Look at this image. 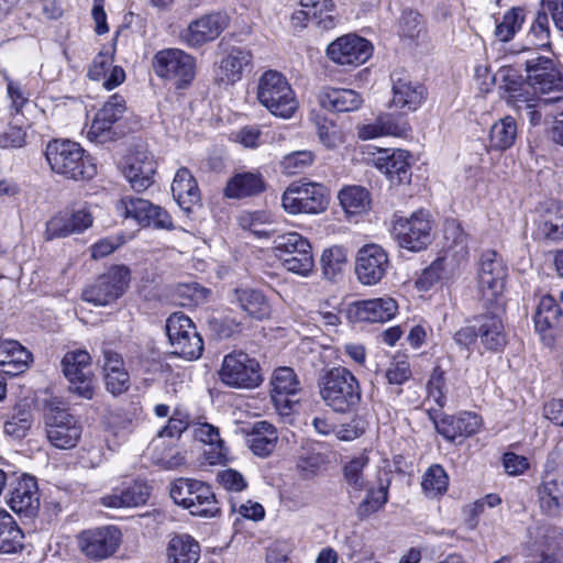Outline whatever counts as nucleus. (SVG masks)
I'll return each instance as SVG.
<instances>
[{"label":"nucleus","instance_id":"nucleus-49","mask_svg":"<svg viewBox=\"0 0 563 563\" xmlns=\"http://www.w3.org/2000/svg\"><path fill=\"white\" fill-rule=\"evenodd\" d=\"M526 43L527 44L521 48V52H528L533 48L550 47V26L548 14L545 12H538L526 35Z\"/></svg>","mask_w":563,"mask_h":563},{"label":"nucleus","instance_id":"nucleus-52","mask_svg":"<svg viewBox=\"0 0 563 563\" xmlns=\"http://www.w3.org/2000/svg\"><path fill=\"white\" fill-rule=\"evenodd\" d=\"M448 486V474L439 464L431 465L422 476L421 488L429 498H435L443 495L446 492Z\"/></svg>","mask_w":563,"mask_h":563},{"label":"nucleus","instance_id":"nucleus-45","mask_svg":"<svg viewBox=\"0 0 563 563\" xmlns=\"http://www.w3.org/2000/svg\"><path fill=\"white\" fill-rule=\"evenodd\" d=\"M340 205L347 214H361L371 208V195L361 186H347L340 190Z\"/></svg>","mask_w":563,"mask_h":563},{"label":"nucleus","instance_id":"nucleus-31","mask_svg":"<svg viewBox=\"0 0 563 563\" xmlns=\"http://www.w3.org/2000/svg\"><path fill=\"white\" fill-rule=\"evenodd\" d=\"M377 161V167L394 185L409 184L411 180L410 154L405 150H394Z\"/></svg>","mask_w":563,"mask_h":563},{"label":"nucleus","instance_id":"nucleus-11","mask_svg":"<svg viewBox=\"0 0 563 563\" xmlns=\"http://www.w3.org/2000/svg\"><path fill=\"white\" fill-rule=\"evenodd\" d=\"M62 372L69 383V391L92 399L96 391V378L91 371V356L86 350L68 351L60 362Z\"/></svg>","mask_w":563,"mask_h":563},{"label":"nucleus","instance_id":"nucleus-13","mask_svg":"<svg viewBox=\"0 0 563 563\" xmlns=\"http://www.w3.org/2000/svg\"><path fill=\"white\" fill-rule=\"evenodd\" d=\"M327 188L318 183L291 184L282 197V205L289 214H317L327 209Z\"/></svg>","mask_w":563,"mask_h":563},{"label":"nucleus","instance_id":"nucleus-16","mask_svg":"<svg viewBox=\"0 0 563 563\" xmlns=\"http://www.w3.org/2000/svg\"><path fill=\"white\" fill-rule=\"evenodd\" d=\"M271 397L278 415L285 422L291 421V415L298 400L294 399L301 390V383L291 367H278L271 380Z\"/></svg>","mask_w":563,"mask_h":563},{"label":"nucleus","instance_id":"nucleus-3","mask_svg":"<svg viewBox=\"0 0 563 563\" xmlns=\"http://www.w3.org/2000/svg\"><path fill=\"white\" fill-rule=\"evenodd\" d=\"M257 99L273 115L289 119L298 101L287 78L279 71L267 70L258 80Z\"/></svg>","mask_w":563,"mask_h":563},{"label":"nucleus","instance_id":"nucleus-50","mask_svg":"<svg viewBox=\"0 0 563 563\" xmlns=\"http://www.w3.org/2000/svg\"><path fill=\"white\" fill-rule=\"evenodd\" d=\"M117 209L124 218H131L142 227H148L153 203L139 197H123Z\"/></svg>","mask_w":563,"mask_h":563},{"label":"nucleus","instance_id":"nucleus-30","mask_svg":"<svg viewBox=\"0 0 563 563\" xmlns=\"http://www.w3.org/2000/svg\"><path fill=\"white\" fill-rule=\"evenodd\" d=\"M31 361L32 354L18 341H0V372L16 376L27 369Z\"/></svg>","mask_w":563,"mask_h":563},{"label":"nucleus","instance_id":"nucleus-26","mask_svg":"<svg viewBox=\"0 0 563 563\" xmlns=\"http://www.w3.org/2000/svg\"><path fill=\"white\" fill-rule=\"evenodd\" d=\"M156 163L146 153L130 156L124 166L123 174L135 191H143L153 184Z\"/></svg>","mask_w":563,"mask_h":563},{"label":"nucleus","instance_id":"nucleus-36","mask_svg":"<svg viewBox=\"0 0 563 563\" xmlns=\"http://www.w3.org/2000/svg\"><path fill=\"white\" fill-rule=\"evenodd\" d=\"M277 440L276 428L268 421L263 420L253 424L246 442L255 455L266 457L274 451Z\"/></svg>","mask_w":563,"mask_h":563},{"label":"nucleus","instance_id":"nucleus-12","mask_svg":"<svg viewBox=\"0 0 563 563\" xmlns=\"http://www.w3.org/2000/svg\"><path fill=\"white\" fill-rule=\"evenodd\" d=\"M130 280V269L124 265H114L82 291V299L95 306L111 305L124 295Z\"/></svg>","mask_w":563,"mask_h":563},{"label":"nucleus","instance_id":"nucleus-15","mask_svg":"<svg viewBox=\"0 0 563 563\" xmlns=\"http://www.w3.org/2000/svg\"><path fill=\"white\" fill-rule=\"evenodd\" d=\"M121 530L113 525L81 531L77 536L79 551L89 560L103 561L113 556L122 544Z\"/></svg>","mask_w":563,"mask_h":563},{"label":"nucleus","instance_id":"nucleus-41","mask_svg":"<svg viewBox=\"0 0 563 563\" xmlns=\"http://www.w3.org/2000/svg\"><path fill=\"white\" fill-rule=\"evenodd\" d=\"M167 556L172 563H198L200 545L189 534H177L169 540Z\"/></svg>","mask_w":563,"mask_h":563},{"label":"nucleus","instance_id":"nucleus-8","mask_svg":"<svg viewBox=\"0 0 563 563\" xmlns=\"http://www.w3.org/2000/svg\"><path fill=\"white\" fill-rule=\"evenodd\" d=\"M220 380L232 388L253 389L264 380L257 360L244 352H232L223 357Z\"/></svg>","mask_w":563,"mask_h":563},{"label":"nucleus","instance_id":"nucleus-18","mask_svg":"<svg viewBox=\"0 0 563 563\" xmlns=\"http://www.w3.org/2000/svg\"><path fill=\"white\" fill-rule=\"evenodd\" d=\"M389 266L388 254L378 244H366L356 253L355 274L363 285L378 284L386 276Z\"/></svg>","mask_w":563,"mask_h":563},{"label":"nucleus","instance_id":"nucleus-23","mask_svg":"<svg viewBox=\"0 0 563 563\" xmlns=\"http://www.w3.org/2000/svg\"><path fill=\"white\" fill-rule=\"evenodd\" d=\"M489 310L488 313L481 314L476 318L477 334L481 343L488 351H499L506 343V333L500 313L504 310V302L501 305H494L493 307H484Z\"/></svg>","mask_w":563,"mask_h":563},{"label":"nucleus","instance_id":"nucleus-40","mask_svg":"<svg viewBox=\"0 0 563 563\" xmlns=\"http://www.w3.org/2000/svg\"><path fill=\"white\" fill-rule=\"evenodd\" d=\"M194 438L210 446L209 451H205L206 459L210 464H218L224 460L223 441L217 427L207 422L196 423Z\"/></svg>","mask_w":563,"mask_h":563},{"label":"nucleus","instance_id":"nucleus-14","mask_svg":"<svg viewBox=\"0 0 563 563\" xmlns=\"http://www.w3.org/2000/svg\"><path fill=\"white\" fill-rule=\"evenodd\" d=\"M432 224L429 212L419 210L410 217L394 220L393 234L398 245L411 252H420L431 243Z\"/></svg>","mask_w":563,"mask_h":563},{"label":"nucleus","instance_id":"nucleus-47","mask_svg":"<svg viewBox=\"0 0 563 563\" xmlns=\"http://www.w3.org/2000/svg\"><path fill=\"white\" fill-rule=\"evenodd\" d=\"M562 310L553 296L544 295L541 297L534 314L536 329L544 332L558 325Z\"/></svg>","mask_w":563,"mask_h":563},{"label":"nucleus","instance_id":"nucleus-44","mask_svg":"<svg viewBox=\"0 0 563 563\" xmlns=\"http://www.w3.org/2000/svg\"><path fill=\"white\" fill-rule=\"evenodd\" d=\"M518 136L516 120L506 115L495 122L489 130V145L493 150L505 151L510 148Z\"/></svg>","mask_w":563,"mask_h":563},{"label":"nucleus","instance_id":"nucleus-4","mask_svg":"<svg viewBox=\"0 0 563 563\" xmlns=\"http://www.w3.org/2000/svg\"><path fill=\"white\" fill-rule=\"evenodd\" d=\"M169 495L175 504L199 517H216L220 512L219 503L211 487L200 481L177 478L170 484Z\"/></svg>","mask_w":563,"mask_h":563},{"label":"nucleus","instance_id":"nucleus-17","mask_svg":"<svg viewBox=\"0 0 563 563\" xmlns=\"http://www.w3.org/2000/svg\"><path fill=\"white\" fill-rule=\"evenodd\" d=\"M527 82L536 93L563 97V78L552 58L537 56L526 60Z\"/></svg>","mask_w":563,"mask_h":563},{"label":"nucleus","instance_id":"nucleus-64","mask_svg":"<svg viewBox=\"0 0 563 563\" xmlns=\"http://www.w3.org/2000/svg\"><path fill=\"white\" fill-rule=\"evenodd\" d=\"M443 233L448 247H460L461 251L465 250L467 236L457 222L454 220L446 221Z\"/></svg>","mask_w":563,"mask_h":563},{"label":"nucleus","instance_id":"nucleus-21","mask_svg":"<svg viewBox=\"0 0 563 563\" xmlns=\"http://www.w3.org/2000/svg\"><path fill=\"white\" fill-rule=\"evenodd\" d=\"M393 84L391 103L405 112L416 111L426 98V89L413 81L408 71L397 69L390 75Z\"/></svg>","mask_w":563,"mask_h":563},{"label":"nucleus","instance_id":"nucleus-6","mask_svg":"<svg viewBox=\"0 0 563 563\" xmlns=\"http://www.w3.org/2000/svg\"><path fill=\"white\" fill-rule=\"evenodd\" d=\"M152 66L157 77L168 80L176 89L188 87L196 75L195 58L179 48L158 51Z\"/></svg>","mask_w":563,"mask_h":563},{"label":"nucleus","instance_id":"nucleus-24","mask_svg":"<svg viewBox=\"0 0 563 563\" xmlns=\"http://www.w3.org/2000/svg\"><path fill=\"white\" fill-rule=\"evenodd\" d=\"M8 505L18 515L32 518L40 509V494L34 477L24 475L10 490Z\"/></svg>","mask_w":563,"mask_h":563},{"label":"nucleus","instance_id":"nucleus-27","mask_svg":"<svg viewBox=\"0 0 563 563\" xmlns=\"http://www.w3.org/2000/svg\"><path fill=\"white\" fill-rule=\"evenodd\" d=\"M150 497V487L140 481L114 488L101 498L108 508L137 507L144 505Z\"/></svg>","mask_w":563,"mask_h":563},{"label":"nucleus","instance_id":"nucleus-33","mask_svg":"<svg viewBox=\"0 0 563 563\" xmlns=\"http://www.w3.org/2000/svg\"><path fill=\"white\" fill-rule=\"evenodd\" d=\"M264 190L265 181L258 172H244L228 180L223 194L230 199H243L260 195Z\"/></svg>","mask_w":563,"mask_h":563},{"label":"nucleus","instance_id":"nucleus-38","mask_svg":"<svg viewBox=\"0 0 563 563\" xmlns=\"http://www.w3.org/2000/svg\"><path fill=\"white\" fill-rule=\"evenodd\" d=\"M24 548V533L15 519L4 509H0V553L14 554Z\"/></svg>","mask_w":563,"mask_h":563},{"label":"nucleus","instance_id":"nucleus-56","mask_svg":"<svg viewBox=\"0 0 563 563\" xmlns=\"http://www.w3.org/2000/svg\"><path fill=\"white\" fill-rule=\"evenodd\" d=\"M113 124L104 119L103 113L97 112L87 132L90 141L103 144L114 139Z\"/></svg>","mask_w":563,"mask_h":563},{"label":"nucleus","instance_id":"nucleus-22","mask_svg":"<svg viewBox=\"0 0 563 563\" xmlns=\"http://www.w3.org/2000/svg\"><path fill=\"white\" fill-rule=\"evenodd\" d=\"M92 217L85 208L65 210L52 217L46 223L45 239L47 241L80 233L91 227Z\"/></svg>","mask_w":563,"mask_h":563},{"label":"nucleus","instance_id":"nucleus-9","mask_svg":"<svg viewBox=\"0 0 563 563\" xmlns=\"http://www.w3.org/2000/svg\"><path fill=\"white\" fill-rule=\"evenodd\" d=\"M166 333L173 354L188 361L198 360L202 355V338L191 319L183 312H175L168 317Z\"/></svg>","mask_w":563,"mask_h":563},{"label":"nucleus","instance_id":"nucleus-1","mask_svg":"<svg viewBox=\"0 0 563 563\" xmlns=\"http://www.w3.org/2000/svg\"><path fill=\"white\" fill-rule=\"evenodd\" d=\"M51 169L74 180L90 179L97 174V167L85 150L69 140H53L45 151Z\"/></svg>","mask_w":563,"mask_h":563},{"label":"nucleus","instance_id":"nucleus-37","mask_svg":"<svg viewBox=\"0 0 563 563\" xmlns=\"http://www.w3.org/2000/svg\"><path fill=\"white\" fill-rule=\"evenodd\" d=\"M398 310L396 300L390 297L374 298L357 303V317L367 322H386L393 319Z\"/></svg>","mask_w":563,"mask_h":563},{"label":"nucleus","instance_id":"nucleus-19","mask_svg":"<svg viewBox=\"0 0 563 563\" xmlns=\"http://www.w3.org/2000/svg\"><path fill=\"white\" fill-rule=\"evenodd\" d=\"M228 25L229 16L224 13L205 14L188 24L180 33V40L187 46L198 48L218 38Z\"/></svg>","mask_w":563,"mask_h":563},{"label":"nucleus","instance_id":"nucleus-63","mask_svg":"<svg viewBox=\"0 0 563 563\" xmlns=\"http://www.w3.org/2000/svg\"><path fill=\"white\" fill-rule=\"evenodd\" d=\"M218 482L225 490L235 493L244 490L247 486L244 476L232 468L221 471L218 474Z\"/></svg>","mask_w":563,"mask_h":563},{"label":"nucleus","instance_id":"nucleus-29","mask_svg":"<svg viewBox=\"0 0 563 563\" xmlns=\"http://www.w3.org/2000/svg\"><path fill=\"white\" fill-rule=\"evenodd\" d=\"M251 51L243 47H232L221 60L216 80L223 85H233L242 78L243 70L252 64Z\"/></svg>","mask_w":563,"mask_h":563},{"label":"nucleus","instance_id":"nucleus-46","mask_svg":"<svg viewBox=\"0 0 563 563\" xmlns=\"http://www.w3.org/2000/svg\"><path fill=\"white\" fill-rule=\"evenodd\" d=\"M388 486L389 481L384 483L379 481L376 486L368 484L365 498L360 503L357 507V516L360 518H366L372 514L377 512L382 509L388 500Z\"/></svg>","mask_w":563,"mask_h":563},{"label":"nucleus","instance_id":"nucleus-57","mask_svg":"<svg viewBox=\"0 0 563 563\" xmlns=\"http://www.w3.org/2000/svg\"><path fill=\"white\" fill-rule=\"evenodd\" d=\"M114 46L103 47L98 55L93 58L89 69L88 76L92 80H100L106 77L109 67L114 59Z\"/></svg>","mask_w":563,"mask_h":563},{"label":"nucleus","instance_id":"nucleus-59","mask_svg":"<svg viewBox=\"0 0 563 563\" xmlns=\"http://www.w3.org/2000/svg\"><path fill=\"white\" fill-rule=\"evenodd\" d=\"M32 415L30 411L21 410L18 413L13 415L5 423H4V432L8 435L14 438H23L26 432L30 430L32 426Z\"/></svg>","mask_w":563,"mask_h":563},{"label":"nucleus","instance_id":"nucleus-48","mask_svg":"<svg viewBox=\"0 0 563 563\" xmlns=\"http://www.w3.org/2000/svg\"><path fill=\"white\" fill-rule=\"evenodd\" d=\"M235 297L240 307L250 316L260 320L269 316V306L260 291L241 288L235 290Z\"/></svg>","mask_w":563,"mask_h":563},{"label":"nucleus","instance_id":"nucleus-32","mask_svg":"<svg viewBox=\"0 0 563 563\" xmlns=\"http://www.w3.org/2000/svg\"><path fill=\"white\" fill-rule=\"evenodd\" d=\"M172 192L178 206L186 212H190L200 202L198 184L186 167L177 170L172 183Z\"/></svg>","mask_w":563,"mask_h":563},{"label":"nucleus","instance_id":"nucleus-2","mask_svg":"<svg viewBox=\"0 0 563 563\" xmlns=\"http://www.w3.org/2000/svg\"><path fill=\"white\" fill-rule=\"evenodd\" d=\"M319 394L335 412H349L361 401V388L355 376L345 367L328 371L319 380Z\"/></svg>","mask_w":563,"mask_h":563},{"label":"nucleus","instance_id":"nucleus-51","mask_svg":"<svg viewBox=\"0 0 563 563\" xmlns=\"http://www.w3.org/2000/svg\"><path fill=\"white\" fill-rule=\"evenodd\" d=\"M311 120L317 128L319 141L324 147L334 150L344 143V134L335 122L320 114H313Z\"/></svg>","mask_w":563,"mask_h":563},{"label":"nucleus","instance_id":"nucleus-35","mask_svg":"<svg viewBox=\"0 0 563 563\" xmlns=\"http://www.w3.org/2000/svg\"><path fill=\"white\" fill-rule=\"evenodd\" d=\"M539 507L549 516H556L563 510V481L547 474L537 488Z\"/></svg>","mask_w":563,"mask_h":563},{"label":"nucleus","instance_id":"nucleus-53","mask_svg":"<svg viewBox=\"0 0 563 563\" xmlns=\"http://www.w3.org/2000/svg\"><path fill=\"white\" fill-rule=\"evenodd\" d=\"M525 11L521 8H512L507 11L495 29V36L500 42H509L521 29L525 22Z\"/></svg>","mask_w":563,"mask_h":563},{"label":"nucleus","instance_id":"nucleus-54","mask_svg":"<svg viewBox=\"0 0 563 563\" xmlns=\"http://www.w3.org/2000/svg\"><path fill=\"white\" fill-rule=\"evenodd\" d=\"M314 158L316 155L311 151H295L280 159L279 167L285 175H297L309 168L313 164Z\"/></svg>","mask_w":563,"mask_h":563},{"label":"nucleus","instance_id":"nucleus-20","mask_svg":"<svg viewBox=\"0 0 563 563\" xmlns=\"http://www.w3.org/2000/svg\"><path fill=\"white\" fill-rule=\"evenodd\" d=\"M329 58L339 65L358 66L372 55V45L355 34L343 35L333 41L327 49Z\"/></svg>","mask_w":563,"mask_h":563},{"label":"nucleus","instance_id":"nucleus-7","mask_svg":"<svg viewBox=\"0 0 563 563\" xmlns=\"http://www.w3.org/2000/svg\"><path fill=\"white\" fill-rule=\"evenodd\" d=\"M274 252L283 267L294 274L308 276L314 266L309 241L297 232H287L274 239Z\"/></svg>","mask_w":563,"mask_h":563},{"label":"nucleus","instance_id":"nucleus-42","mask_svg":"<svg viewBox=\"0 0 563 563\" xmlns=\"http://www.w3.org/2000/svg\"><path fill=\"white\" fill-rule=\"evenodd\" d=\"M151 459L153 463L165 470H173L186 463L185 455L176 446V442L162 438L153 440Z\"/></svg>","mask_w":563,"mask_h":563},{"label":"nucleus","instance_id":"nucleus-58","mask_svg":"<svg viewBox=\"0 0 563 563\" xmlns=\"http://www.w3.org/2000/svg\"><path fill=\"white\" fill-rule=\"evenodd\" d=\"M188 426V416L180 411H175V413L169 418L167 424L158 431L156 438L176 442L180 438L181 433L187 430Z\"/></svg>","mask_w":563,"mask_h":563},{"label":"nucleus","instance_id":"nucleus-39","mask_svg":"<svg viewBox=\"0 0 563 563\" xmlns=\"http://www.w3.org/2000/svg\"><path fill=\"white\" fill-rule=\"evenodd\" d=\"M538 230L543 238L552 241L563 240V203L549 201L542 208Z\"/></svg>","mask_w":563,"mask_h":563},{"label":"nucleus","instance_id":"nucleus-10","mask_svg":"<svg viewBox=\"0 0 563 563\" xmlns=\"http://www.w3.org/2000/svg\"><path fill=\"white\" fill-rule=\"evenodd\" d=\"M507 268L494 251H486L481 256L478 269V289L483 307H493L504 302V287Z\"/></svg>","mask_w":563,"mask_h":563},{"label":"nucleus","instance_id":"nucleus-5","mask_svg":"<svg viewBox=\"0 0 563 563\" xmlns=\"http://www.w3.org/2000/svg\"><path fill=\"white\" fill-rule=\"evenodd\" d=\"M44 422L46 438L56 449H73L81 439L82 424L60 401H48Z\"/></svg>","mask_w":563,"mask_h":563},{"label":"nucleus","instance_id":"nucleus-28","mask_svg":"<svg viewBox=\"0 0 563 563\" xmlns=\"http://www.w3.org/2000/svg\"><path fill=\"white\" fill-rule=\"evenodd\" d=\"M319 104L332 112L356 111L363 104L362 96L353 89L324 87L318 95Z\"/></svg>","mask_w":563,"mask_h":563},{"label":"nucleus","instance_id":"nucleus-55","mask_svg":"<svg viewBox=\"0 0 563 563\" xmlns=\"http://www.w3.org/2000/svg\"><path fill=\"white\" fill-rule=\"evenodd\" d=\"M347 262L346 250L334 245L322 253L321 265L327 278H334Z\"/></svg>","mask_w":563,"mask_h":563},{"label":"nucleus","instance_id":"nucleus-60","mask_svg":"<svg viewBox=\"0 0 563 563\" xmlns=\"http://www.w3.org/2000/svg\"><path fill=\"white\" fill-rule=\"evenodd\" d=\"M377 118L383 130V136H404L409 130L407 121L394 114L383 113Z\"/></svg>","mask_w":563,"mask_h":563},{"label":"nucleus","instance_id":"nucleus-43","mask_svg":"<svg viewBox=\"0 0 563 563\" xmlns=\"http://www.w3.org/2000/svg\"><path fill=\"white\" fill-rule=\"evenodd\" d=\"M311 21L321 30H332L338 23L336 5L333 0H300Z\"/></svg>","mask_w":563,"mask_h":563},{"label":"nucleus","instance_id":"nucleus-62","mask_svg":"<svg viewBox=\"0 0 563 563\" xmlns=\"http://www.w3.org/2000/svg\"><path fill=\"white\" fill-rule=\"evenodd\" d=\"M106 388L114 396L125 393L130 387V374L126 369L103 374Z\"/></svg>","mask_w":563,"mask_h":563},{"label":"nucleus","instance_id":"nucleus-25","mask_svg":"<svg viewBox=\"0 0 563 563\" xmlns=\"http://www.w3.org/2000/svg\"><path fill=\"white\" fill-rule=\"evenodd\" d=\"M437 431L449 441H454L459 437H471L476 433L482 419L474 412H462L459 416H444L434 421Z\"/></svg>","mask_w":563,"mask_h":563},{"label":"nucleus","instance_id":"nucleus-61","mask_svg":"<svg viewBox=\"0 0 563 563\" xmlns=\"http://www.w3.org/2000/svg\"><path fill=\"white\" fill-rule=\"evenodd\" d=\"M411 377V369L407 360H394L385 372V378L390 385H402Z\"/></svg>","mask_w":563,"mask_h":563},{"label":"nucleus","instance_id":"nucleus-34","mask_svg":"<svg viewBox=\"0 0 563 563\" xmlns=\"http://www.w3.org/2000/svg\"><path fill=\"white\" fill-rule=\"evenodd\" d=\"M368 464L369 457L364 452L343 464L342 476L349 494H361L368 487Z\"/></svg>","mask_w":563,"mask_h":563}]
</instances>
